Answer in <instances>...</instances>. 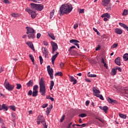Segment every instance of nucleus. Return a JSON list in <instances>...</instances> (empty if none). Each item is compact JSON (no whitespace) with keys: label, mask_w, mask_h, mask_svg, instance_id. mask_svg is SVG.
<instances>
[{"label":"nucleus","mask_w":128,"mask_h":128,"mask_svg":"<svg viewBox=\"0 0 128 128\" xmlns=\"http://www.w3.org/2000/svg\"><path fill=\"white\" fill-rule=\"evenodd\" d=\"M12 16L13 18H20V15L18 13L14 12L12 14Z\"/></svg>","instance_id":"31"},{"label":"nucleus","mask_w":128,"mask_h":128,"mask_svg":"<svg viewBox=\"0 0 128 128\" xmlns=\"http://www.w3.org/2000/svg\"><path fill=\"white\" fill-rule=\"evenodd\" d=\"M119 116L124 120H126V115L124 114H119Z\"/></svg>","instance_id":"32"},{"label":"nucleus","mask_w":128,"mask_h":128,"mask_svg":"<svg viewBox=\"0 0 128 128\" xmlns=\"http://www.w3.org/2000/svg\"><path fill=\"white\" fill-rule=\"evenodd\" d=\"M108 100L109 102V104H116L117 101L115 100H112L110 98L108 97Z\"/></svg>","instance_id":"20"},{"label":"nucleus","mask_w":128,"mask_h":128,"mask_svg":"<svg viewBox=\"0 0 128 128\" xmlns=\"http://www.w3.org/2000/svg\"><path fill=\"white\" fill-rule=\"evenodd\" d=\"M115 32L118 34H122V30L118 28H117L115 30Z\"/></svg>","instance_id":"24"},{"label":"nucleus","mask_w":128,"mask_h":128,"mask_svg":"<svg viewBox=\"0 0 128 128\" xmlns=\"http://www.w3.org/2000/svg\"><path fill=\"white\" fill-rule=\"evenodd\" d=\"M48 34L52 40H56V37H54V33L50 32H48Z\"/></svg>","instance_id":"16"},{"label":"nucleus","mask_w":128,"mask_h":128,"mask_svg":"<svg viewBox=\"0 0 128 128\" xmlns=\"http://www.w3.org/2000/svg\"><path fill=\"white\" fill-rule=\"evenodd\" d=\"M123 58L124 59V60H125V62H126V60H128V54H125L123 56Z\"/></svg>","instance_id":"33"},{"label":"nucleus","mask_w":128,"mask_h":128,"mask_svg":"<svg viewBox=\"0 0 128 128\" xmlns=\"http://www.w3.org/2000/svg\"><path fill=\"white\" fill-rule=\"evenodd\" d=\"M54 14V9L52 10V11L50 12V18H52Z\"/></svg>","instance_id":"34"},{"label":"nucleus","mask_w":128,"mask_h":128,"mask_svg":"<svg viewBox=\"0 0 128 128\" xmlns=\"http://www.w3.org/2000/svg\"><path fill=\"white\" fill-rule=\"evenodd\" d=\"M33 85H34V81H32V80H30L26 84V86H28V88H30V86H32Z\"/></svg>","instance_id":"25"},{"label":"nucleus","mask_w":128,"mask_h":128,"mask_svg":"<svg viewBox=\"0 0 128 128\" xmlns=\"http://www.w3.org/2000/svg\"><path fill=\"white\" fill-rule=\"evenodd\" d=\"M40 86V92L42 96H46V82L44 80V78H42L39 80Z\"/></svg>","instance_id":"2"},{"label":"nucleus","mask_w":128,"mask_h":128,"mask_svg":"<svg viewBox=\"0 0 128 128\" xmlns=\"http://www.w3.org/2000/svg\"><path fill=\"white\" fill-rule=\"evenodd\" d=\"M101 18H110V14L108 13H105L102 15Z\"/></svg>","instance_id":"22"},{"label":"nucleus","mask_w":128,"mask_h":128,"mask_svg":"<svg viewBox=\"0 0 128 128\" xmlns=\"http://www.w3.org/2000/svg\"><path fill=\"white\" fill-rule=\"evenodd\" d=\"M29 56H30L32 62H34V56L32 54H30Z\"/></svg>","instance_id":"37"},{"label":"nucleus","mask_w":128,"mask_h":128,"mask_svg":"<svg viewBox=\"0 0 128 128\" xmlns=\"http://www.w3.org/2000/svg\"><path fill=\"white\" fill-rule=\"evenodd\" d=\"M10 110H14V112H16V106H10Z\"/></svg>","instance_id":"38"},{"label":"nucleus","mask_w":128,"mask_h":128,"mask_svg":"<svg viewBox=\"0 0 128 128\" xmlns=\"http://www.w3.org/2000/svg\"><path fill=\"white\" fill-rule=\"evenodd\" d=\"M110 2V0H102V4L104 6H106Z\"/></svg>","instance_id":"15"},{"label":"nucleus","mask_w":128,"mask_h":128,"mask_svg":"<svg viewBox=\"0 0 128 128\" xmlns=\"http://www.w3.org/2000/svg\"><path fill=\"white\" fill-rule=\"evenodd\" d=\"M86 126V124H81L82 128H84V126Z\"/></svg>","instance_id":"63"},{"label":"nucleus","mask_w":128,"mask_h":128,"mask_svg":"<svg viewBox=\"0 0 128 128\" xmlns=\"http://www.w3.org/2000/svg\"><path fill=\"white\" fill-rule=\"evenodd\" d=\"M58 52H56V54L52 58V62L53 66H54V60H56V58H58Z\"/></svg>","instance_id":"13"},{"label":"nucleus","mask_w":128,"mask_h":128,"mask_svg":"<svg viewBox=\"0 0 128 128\" xmlns=\"http://www.w3.org/2000/svg\"><path fill=\"white\" fill-rule=\"evenodd\" d=\"M40 62V64H42V62H44V60L42 59V56H39Z\"/></svg>","instance_id":"40"},{"label":"nucleus","mask_w":128,"mask_h":128,"mask_svg":"<svg viewBox=\"0 0 128 128\" xmlns=\"http://www.w3.org/2000/svg\"><path fill=\"white\" fill-rule=\"evenodd\" d=\"M60 14H68L72 10V6L70 4H62L60 8Z\"/></svg>","instance_id":"1"},{"label":"nucleus","mask_w":128,"mask_h":128,"mask_svg":"<svg viewBox=\"0 0 128 128\" xmlns=\"http://www.w3.org/2000/svg\"><path fill=\"white\" fill-rule=\"evenodd\" d=\"M104 64V68H106L108 70V64H106V63L105 62Z\"/></svg>","instance_id":"57"},{"label":"nucleus","mask_w":128,"mask_h":128,"mask_svg":"<svg viewBox=\"0 0 128 128\" xmlns=\"http://www.w3.org/2000/svg\"><path fill=\"white\" fill-rule=\"evenodd\" d=\"M72 48H76V46H72L70 47V49L68 50V52H70Z\"/></svg>","instance_id":"54"},{"label":"nucleus","mask_w":128,"mask_h":128,"mask_svg":"<svg viewBox=\"0 0 128 128\" xmlns=\"http://www.w3.org/2000/svg\"><path fill=\"white\" fill-rule=\"evenodd\" d=\"M90 104V100H86V106H88Z\"/></svg>","instance_id":"58"},{"label":"nucleus","mask_w":128,"mask_h":128,"mask_svg":"<svg viewBox=\"0 0 128 128\" xmlns=\"http://www.w3.org/2000/svg\"><path fill=\"white\" fill-rule=\"evenodd\" d=\"M40 36H42V34H40V33H38L36 35V38H40Z\"/></svg>","instance_id":"49"},{"label":"nucleus","mask_w":128,"mask_h":128,"mask_svg":"<svg viewBox=\"0 0 128 128\" xmlns=\"http://www.w3.org/2000/svg\"><path fill=\"white\" fill-rule=\"evenodd\" d=\"M116 70H118V72H122V68H120V67H116Z\"/></svg>","instance_id":"53"},{"label":"nucleus","mask_w":128,"mask_h":128,"mask_svg":"<svg viewBox=\"0 0 128 128\" xmlns=\"http://www.w3.org/2000/svg\"><path fill=\"white\" fill-rule=\"evenodd\" d=\"M96 120H100V122H102V124H104V120H100L99 118H96Z\"/></svg>","instance_id":"46"},{"label":"nucleus","mask_w":128,"mask_h":128,"mask_svg":"<svg viewBox=\"0 0 128 128\" xmlns=\"http://www.w3.org/2000/svg\"><path fill=\"white\" fill-rule=\"evenodd\" d=\"M26 30H27L26 34H28V37L29 40H30L31 38L34 39L36 38V32L34 28L30 27H26Z\"/></svg>","instance_id":"3"},{"label":"nucleus","mask_w":128,"mask_h":128,"mask_svg":"<svg viewBox=\"0 0 128 128\" xmlns=\"http://www.w3.org/2000/svg\"><path fill=\"white\" fill-rule=\"evenodd\" d=\"M70 44H74L75 46H76L78 47V48H80V45L78 44V42H80V41L74 40V39H72L70 40Z\"/></svg>","instance_id":"9"},{"label":"nucleus","mask_w":128,"mask_h":128,"mask_svg":"<svg viewBox=\"0 0 128 128\" xmlns=\"http://www.w3.org/2000/svg\"><path fill=\"white\" fill-rule=\"evenodd\" d=\"M52 104L49 105V108L48 107L46 108V112L47 116H48L50 114V110H52Z\"/></svg>","instance_id":"17"},{"label":"nucleus","mask_w":128,"mask_h":128,"mask_svg":"<svg viewBox=\"0 0 128 128\" xmlns=\"http://www.w3.org/2000/svg\"><path fill=\"white\" fill-rule=\"evenodd\" d=\"M68 76L70 78V82H73L72 84H76L78 81L76 80V78H74V76H70V75H68Z\"/></svg>","instance_id":"11"},{"label":"nucleus","mask_w":128,"mask_h":128,"mask_svg":"<svg viewBox=\"0 0 128 128\" xmlns=\"http://www.w3.org/2000/svg\"><path fill=\"white\" fill-rule=\"evenodd\" d=\"M72 124V122H71L69 124L68 126H67V128H70V126Z\"/></svg>","instance_id":"59"},{"label":"nucleus","mask_w":128,"mask_h":128,"mask_svg":"<svg viewBox=\"0 0 128 128\" xmlns=\"http://www.w3.org/2000/svg\"><path fill=\"white\" fill-rule=\"evenodd\" d=\"M115 63L118 66H120V58L118 57L114 60Z\"/></svg>","instance_id":"21"},{"label":"nucleus","mask_w":128,"mask_h":128,"mask_svg":"<svg viewBox=\"0 0 128 128\" xmlns=\"http://www.w3.org/2000/svg\"><path fill=\"white\" fill-rule=\"evenodd\" d=\"M51 45L54 50H58V44L52 41L51 42Z\"/></svg>","instance_id":"10"},{"label":"nucleus","mask_w":128,"mask_h":128,"mask_svg":"<svg viewBox=\"0 0 128 128\" xmlns=\"http://www.w3.org/2000/svg\"><path fill=\"white\" fill-rule=\"evenodd\" d=\"M84 9H80L79 14H84Z\"/></svg>","instance_id":"45"},{"label":"nucleus","mask_w":128,"mask_h":128,"mask_svg":"<svg viewBox=\"0 0 128 128\" xmlns=\"http://www.w3.org/2000/svg\"><path fill=\"white\" fill-rule=\"evenodd\" d=\"M128 10H126V9L124 10L123 13H122V16H128Z\"/></svg>","instance_id":"39"},{"label":"nucleus","mask_w":128,"mask_h":128,"mask_svg":"<svg viewBox=\"0 0 128 128\" xmlns=\"http://www.w3.org/2000/svg\"><path fill=\"white\" fill-rule=\"evenodd\" d=\"M38 86L34 85L33 87L34 90H38Z\"/></svg>","instance_id":"43"},{"label":"nucleus","mask_w":128,"mask_h":128,"mask_svg":"<svg viewBox=\"0 0 128 128\" xmlns=\"http://www.w3.org/2000/svg\"><path fill=\"white\" fill-rule=\"evenodd\" d=\"M43 44H44V46H48V42H46V41H44L43 42Z\"/></svg>","instance_id":"52"},{"label":"nucleus","mask_w":128,"mask_h":128,"mask_svg":"<svg viewBox=\"0 0 128 128\" xmlns=\"http://www.w3.org/2000/svg\"><path fill=\"white\" fill-rule=\"evenodd\" d=\"M44 6L40 4H37V8L36 10H38L39 12H42L44 10Z\"/></svg>","instance_id":"18"},{"label":"nucleus","mask_w":128,"mask_h":128,"mask_svg":"<svg viewBox=\"0 0 128 128\" xmlns=\"http://www.w3.org/2000/svg\"><path fill=\"white\" fill-rule=\"evenodd\" d=\"M37 120L40 121V122L44 126V128H48V125H46V120H44V116L42 115L38 116L37 117Z\"/></svg>","instance_id":"6"},{"label":"nucleus","mask_w":128,"mask_h":128,"mask_svg":"<svg viewBox=\"0 0 128 128\" xmlns=\"http://www.w3.org/2000/svg\"><path fill=\"white\" fill-rule=\"evenodd\" d=\"M37 6L38 4H36L34 3L30 4V8L32 10H36Z\"/></svg>","instance_id":"14"},{"label":"nucleus","mask_w":128,"mask_h":128,"mask_svg":"<svg viewBox=\"0 0 128 128\" xmlns=\"http://www.w3.org/2000/svg\"><path fill=\"white\" fill-rule=\"evenodd\" d=\"M38 91L34 90L32 93V96L34 98H36V96H38Z\"/></svg>","instance_id":"27"},{"label":"nucleus","mask_w":128,"mask_h":128,"mask_svg":"<svg viewBox=\"0 0 128 128\" xmlns=\"http://www.w3.org/2000/svg\"><path fill=\"white\" fill-rule=\"evenodd\" d=\"M26 12H27L29 14H30L32 18H36V12L33 11L30 8H27L26 9Z\"/></svg>","instance_id":"7"},{"label":"nucleus","mask_w":128,"mask_h":128,"mask_svg":"<svg viewBox=\"0 0 128 128\" xmlns=\"http://www.w3.org/2000/svg\"><path fill=\"white\" fill-rule=\"evenodd\" d=\"M4 86L6 88V90L10 92L14 88V86L10 85L8 81V79H6L4 83Z\"/></svg>","instance_id":"5"},{"label":"nucleus","mask_w":128,"mask_h":128,"mask_svg":"<svg viewBox=\"0 0 128 128\" xmlns=\"http://www.w3.org/2000/svg\"><path fill=\"white\" fill-rule=\"evenodd\" d=\"M28 96H32V90H30L28 92Z\"/></svg>","instance_id":"50"},{"label":"nucleus","mask_w":128,"mask_h":128,"mask_svg":"<svg viewBox=\"0 0 128 128\" xmlns=\"http://www.w3.org/2000/svg\"><path fill=\"white\" fill-rule=\"evenodd\" d=\"M64 118H66V116L64 115L60 120V122H64Z\"/></svg>","instance_id":"44"},{"label":"nucleus","mask_w":128,"mask_h":128,"mask_svg":"<svg viewBox=\"0 0 128 128\" xmlns=\"http://www.w3.org/2000/svg\"><path fill=\"white\" fill-rule=\"evenodd\" d=\"M103 110L104 112H106L108 110V107L107 106H104L103 107Z\"/></svg>","instance_id":"36"},{"label":"nucleus","mask_w":128,"mask_h":128,"mask_svg":"<svg viewBox=\"0 0 128 128\" xmlns=\"http://www.w3.org/2000/svg\"><path fill=\"white\" fill-rule=\"evenodd\" d=\"M16 88L17 90H20V88H22V84H16Z\"/></svg>","instance_id":"35"},{"label":"nucleus","mask_w":128,"mask_h":128,"mask_svg":"<svg viewBox=\"0 0 128 128\" xmlns=\"http://www.w3.org/2000/svg\"><path fill=\"white\" fill-rule=\"evenodd\" d=\"M26 44L31 48L32 50H34V44H32V42H31L30 41H28V42H26Z\"/></svg>","instance_id":"12"},{"label":"nucleus","mask_w":128,"mask_h":128,"mask_svg":"<svg viewBox=\"0 0 128 128\" xmlns=\"http://www.w3.org/2000/svg\"><path fill=\"white\" fill-rule=\"evenodd\" d=\"M48 106V104H44L42 106V108H46Z\"/></svg>","instance_id":"51"},{"label":"nucleus","mask_w":128,"mask_h":128,"mask_svg":"<svg viewBox=\"0 0 128 128\" xmlns=\"http://www.w3.org/2000/svg\"><path fill=\"white\" fill-rule=\"evenodd\" d=\"M4 110V112H6L8 110V108L6 106V104H3L1 106V110Z\"/></svg>","instance_id":"19"},{"label":"nucleus","mask_w":128,"mask_h":128,"mask_svg":"<svg viewBox=\"0 0 128 128\" xmlns=\"http://www.w3.org/2000/svg\"><path fill=\"white\" fill-rule=\"evenodd\" d=\"M78 24H74V30H76V28H78Z\"/></svg>","instance_id":"56"},{"label":"nucleus","mask_w":128,"mask_h":128,"mask_svg":"<svg viewBox=\"0 0 128 128\" xmlns=\"http://www.w3.org/2000/svg\"><path fill=\"white\" fill-rule=\"evenodd\" d=\"M3 2H4V4H10V0H3Z\"/></svg>","instance_id":"47"},{"label":"nucleus","mask_w":128,"mask_h":128,"mask_svg":"<svg viewBox=\"0 0 128 128\" xmlns=\"http://www.w3.org/2000/svg\"><path fill=\"white\" fill-rule=\"evenodd\" d=\"M60 68H64V64L62 62H61L60 63Z\"/></svg>","instance_id":"48"},{"label":"nucleus","mask_w":128,"mask_h":128,"mask_svg":"<svg viewBox=\"0 0 128 128\" xmlns=\"http://www.w3.org/2000/svg\"><path fill=\"white\" fill-rule=\"evenodd\" d=\"M111 76H116V68H112L110 72Z\"/></svg>","instance_id":"23"},{"label":"nucleus","mask_w":128,"mask_h":128,"mask_svg":"<svg viewBox=\"0 0 128 128\" xmlns=\"http://www.w3.org/2000/svg\"><path fill=\"white\" fill-rule=\"evenodd\" d=\"M78 116H80V118H86V114H79Z\"/></svg>","instance_id":"42"},{"label":"nucleus","mask_w":128,"mask_h":128,"mask_svg":"<svg viewBox=\"0 0 128 128\" xmlns=\"http://www.w3.org/2000/svg\"><path fill=\"white\" fill-rule=\"evenodd\" d=\"M42 52H43V54H45V56H46V54H48V50H47L46 48L44 47H42Z\"/></svg>","instance_id":"26"},{"label":"nucleus","mask_w":128,"mask_h":128,"mask_svg":"<svg viewBox=\"0 0 128 128\" xmlns=\"http://www.w3.org/2000/svg\"><path fill=\"white\" fill-rule=\"evenodd\" d=\"M86 82H90L92 81L89 78H86Z\"/></svg>","instance_id":"60"},{"label":"nucleus","mask_w":128,"mask_h":128,"mask_svg":"<svg viewBox=\"0 0 128 128\" xmlns=\"http://www.w3.org/2000/svg\"><path fill=\"white\" fill-rule=\"evenodd\" d=\"M47 70L50 76V78H51V80H53L54 79V70H52V68H50V66H48Z\"/></svg>","instance_id":"8"},{"label":"nucleus","mask_w":128,"mask_h":128,"mask_svg":"<svg viewBox=\"0 0 128 128\" xmlns=\"http://www.w3.org/2000/svg\"><path fill=\"white\" fill-rule=\"evenodd\" d=\"M64 76V74L62 72H58L54 74L55 76Z\"/></svg>","instance_id":"28"},{"label":"nucleus","mask_w":128,"mask_h":128,"mask_svg":"<svg viewBox=\"0 0 128 128\" xmlns=\"http://www.w3.org/2000/svg\"><path fill=\"white\" fill-rule=\"evenodd\" d=\"M100 48V46H98V48H96V50H98Z\"/></svg>","instance_id":"64"},{"label":"nucleus","mask_w":128,"mask_h":128,"mask_svg":"<svg viewBox=\"0 0 128 128\" xmlns=\"http://www.w3.org/2000/svg\"><path fill=\"white\" fill-rule=\"evenodd\" d=\"M50 95H48V96H46V98L47 99V100H50Z\"/></svg>","instance_id":"61"},{"label":"nucleus","mask_w":128,"mask_h":128,"mask_svg":"<svg viewBox=\"0 0 128 128\" xmlns=\"http://www.w3.org/2000/svg\"><path fill=\"white\" fill-rule=\"evenodd\" d=\"M124 94H128V89H124Z\"/></svg>","instance_id":"55"},{"label":"nucleus","mask_w":128,"mask_h":128,"mask_svg":"<svg viewBox=\"0 0 128 128\" xmlns=\"http://www.w3.org/2000/svg\"><path fill=\"white\" fill-rule=\"evenodd\" d=\"M118 44H114L112 46V48H118Z\"/></svg>","instance_id":"41"},{"label":"nucleus","mask_w":128,"mask_h":128,"mask_svg":"<svg viewBox=\"0 0 128 128\" xmlns=\"http://www.w3.org/2000/svg\"><path fill=\"white\" fill-rule=\"evenodd\" d=\"M94 96H96L97 98H99L100 100H104V96H102V95L100 94V90H98L96 87L93 88H92Z\"/></svg>","instance_id":"4"},{"label":"nucleus","mask_w":128,"mask_h":128,"mask_svg":"<svg viewBox=\"0 0 128 128\" xmlns=\"http://www.w3.org/2000/svg\"><path fill=\"white\" fill-rule=\"evenodd\" d=\"M90 72H88V76L89 78H96V74H90Z\"/></svg>","instance_id":"29"},{"label":"nucleus","mask_w":128,"mask_h":128,"mask_svg":"<svg viewBox=\"0 0 128 128\" xmlns=\"http://www.w3.org/2000/svg\"><path fill=\"white\" fill-rule=\"evenodd\" d=\"M101 62H102V64H104V63H106V62H104V58H102Z\"/></svg>","instance_id":"62"},{"label":"nucleus","mask_w":128,"mask_h":128,"mask_svg":"<svg viewBox=\"0 0 128 128\" xmlns=\"http://www.w3.org/2000/svg\"><path fill=\"white\" fill-rule=\"evenodd\" d=\"M54 80H51L50 81V90H52V88H54Z\"/></svg>","instance_id":"30"}]
</instances>
